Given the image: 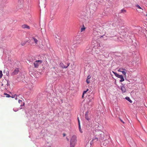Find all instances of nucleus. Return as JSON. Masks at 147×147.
Masks as SVG:
<instances>
[{
    "label": "nucleus",
    "mask_w": 147,
    "mask_h": 147,
    "mask_svg": "<svg viewBox=\"0 0 147 147\" xmlns=\"http://www.w3.org/2000/svg\"><path fill=\"white\" fill-rule=\"evenodd\" d=\"M88 90H89L88 89H87L86 90L84 91L83 93V94L82 95V98L84 97V94L86 93V92Z\"/></svg>",
    "instance_id": "18"
},
{
    "label": "nucleus",
    "mask_w": 147,
    "mask_h": 147,
    "mask_svg": "<svg viewBox=\"0 0 147 147\" xmlns=\"http://www.w3.org/2000/svg\"><path fill=\"white\" fill-rule=\"evenodd\" d=\"M22 27L23 28L30 29V27L27 24H24L22 26Z\"/></svg>",
    "instance_id": "12"
},
{
    "label": "nucleus",
    "mask_w": 147,
    "mask_h": 147,
    "mask_svg": "<svg viewBox=\"0 0 147 147\" xmlns=\"http://www.w3.org/2000/svg\"><path fill=\"white\" fill-rule=\"evenodd\" d=\"M27 42V41H24V42H22L21 43V45L22 46H24Z\"/></svg>",
    "instance_id": "20"
},
{
    "label": "nucleus",
    "mask_w": 147,
    "mask_h": 147,
    "mask_svg": "<svg viewBox=\"0 0 147 147\" xmlns=\"http://www.w3.org/2000/svg\"><path fill=\"white\" fill-rule=\"evenodd\" d=\"M86 82L88 84L90 83V81L88 80V79H87L86 80Z\"/></svg>",
    "instance_id": "28"
},
{
    "label": "nucleus",
    "mask_w": 147,
    "mask_h": 147,
    "mask_svg": "<svg viewBox=\"0 0 147 147\" xmlns=\"http://www.w3.org/2000/svg\"><path fill=\"white\" fill-rule=\"evenodd\" d=\"M120 35L122 36V37H125L127 35V30L126 28L124 26L120 27Z\"/></svg>",
    "instance_id": "1"
},
{
    "label": "nucleus",
    "mask_w": 147,
    "mask_h": 147,
    "mask_svg": "<svg viewBox=\"0 0 147 147\" xmlns=\"http://www.w3.org/2000/svg\"><path fill=\"white\" fill-rule=\"evenodd\" d=\"M125 99L127 100L129 102H130V103H132V101L131 100H130V98L129 97H125Z\"/></svg>",
    "instance_id": "16"
},
{
    "label": "nucleus",
    "mask_w": 147,
    "mask_h": 147,
    "mask_svg": "<svg viewBox=\"0 0 147 147\" xmlns=\"http://www.w3.org/2000/svg\"><path fill=\"white\" fill-rule=\"evenodd\" d=\"M22 100H19L18 102L19 103L22 102Z\"/></svg>",
    "instance_id": "32"
},
{
    "label": "nucleus",
    "mask_w": 147,
    "mask_h": 147,
    "mask_svg": "<svg viewBox=\"0 0 147 147\" xmlns=\"http://www.w3.org/2000/svg\"><path fill=\"white\" fill-rule=\"evenodd\" d=\"M37 38H38V37L37 36L35 37H33L31 39V41L33 40L36 44H37L38 42V40Z\"/></svg>",
    "instance_id": "7"
},
{
    "label": "nucleus",
    "mask_w": 147,
    "mask_h": 147,
    "mask_svg": "<svg viewBox=\"0 0 147 147\" xmlns=\"http://www.w3.org/2000/svg\"><path fill=\"white\" fill-rule=\"evenodd\" d=\"M4 94L5 95H6V97H10V96L9 94H7L6 93H4Z\"/></svg>",
    "instance_id": "23"
},
{
    "label": "nucleus",
    "mask_w": 147,
    "mask_h": 147,
    "mask_svg": "<svg viewBox=\"0 0 147 147\" xmlns=\"http://www.w3.org/2000/svg\"><path fill=\"white\" fill-rule=\"evenodd\" d=\"M121 13L125 14L126 13V10H121Z\"/></svg>",
    "instance_id": "24"
},
{
    "label": "nucleus",
    "mask_w": 147,
    "mask_h": 147,
    "mask_svg": "<svg viewBox=\"0 0 147 147\" xmlns=\"http://www.w3.org/2000/svg\"><path fill=\"white\" fill-rule=\"evenodd\" d=\"M69 63H68L67 64V66H65L64 65L63 63H61L59 64L60 66L62 68H66L68 67V66H69Z\"/></svg>",
    "instance_id": "8"
},
{
    "label": "nucleus",
    "mask_w": 147,
    "mask_h": 147,
    "mask_svg": "<svg viewBox=\"0 0 147 147\" xmlns=\"http://www.w3.org/2000/svg\"><path fill=\"white\" fill-rule=\"evenodd\" d=\"M44 7H45V4L44 5Z\"/></svg>",
    "instance_id": "34"
},
{
    "label": "nucleus",
    "mask_w": 147,
    "mask_h": 147,
    "mask_svg": "<svg viewBox=\"0 0 147 147\" xmlns=\"http://www.w3.org/2000/svg\"><path fill=\"white\" fill-rule=\"evenodd\" d=\"M53 68L54 69H55V70L56 71V70L57 69H58V68H57V67H53Z\"/></svg>",
    "instance_id": "29"
},
{
    "label": "nucleus",
    "mask_w": 147,
    "mask_h": 147,
    "mask_svg": "<svg viewBox=\"0 0 147 147\" xmlns=\"http://www.w3.org/2000/svg\"><path fill=\"white\" fill-rule=\"evenodd\" d=\"M120 72L122 73L124 78H126L127 76L126 73L127 72V70L126 69H123V68H121L120 69Z\"/></svg>",
    "instance_id": "5"
},
{
    "label": "nucleus",
    "mask_w": 147,
    "mask_h": 147,
    "mask_svg": "<svg viewBox=\"0 0 147 147\" xmlns=\"http://www.w3.org/2000/svg\"><path fill=\"white\" fill-rule=\"evenodd\" d=\"M91 78V76L90 75H88V77H87V79H90Z\"/></svg>",
    "instance_id": "27"
},
{
    "label": "nucleus",
    "mask_w": 147,
    "mask_h": 147,
    "mask_svg": "<svg viewBox=\"0 0 147 147\" xmlns=\"http://www.w3.org/2000/svg\"><path fill=\"white\" fill-rule=\"evenodd\" d=\"M100 138L101 139H103L105 136L104 133L103 132H101V133L100 134Z\"/></svg>",
    "instance_id": "11"
},
{
    "label": "nucleus",
    "mask_w": 147,
    "mask_h": 147,
    "mask_svg": "<svg viewBox=\"0 0 147 147\" xmlns=\"http://www.w3.org/2000/svg\"><path fill=\"white\" fill-rule=\"evenodd\" d=\"M98 138L96 137H94L90 142V144H91L92 143H93V142H96L98 141Z\"/></svg>",
    "instance_id": "9"
},
{
    "label": "nucleus",
    "mask_w": 147,
    "mask_h": 147,
    "mask_svg": "<svg viewBox=\"0 0 147 147\" xmlns=\"http://www.w3.org/2000/svg\"><path fill=\"white\" fill-rule=\"evenodd\" d=\"M85 118L88 120H89L91 118V115L89 114L88 112H87L85 115Z\"/></svg>",
    "instance_id": "6"
},
{
    "label": "nucleus",
    "mask_w": 147,
    "mask_h": 147,
    "mask_svg": "<svg viewBox=\"0 0 147 147\" xmlns=\"http://www.w3.org/2000/svg\"><path fill=\"white\" fill-rule=\"evenodd\" d=\"M19 71V70L18 69H15L13 72L12 73V75H16L18 74Z\"/></svg>",
    "instance_id": "10"
},
{
    "label": "nucleus",
    "mask_w": 147,
    "mask_h": 147,
    "mask_svg": "<svg viewBox=\"0 0 147 147\" xmlns=\"http://www.w3.org/2000/svg\"><path fill=\"white\" fill-rule=\"evenodd\" d=\"M92 100H90L89 101L87 102V104L89 105H91V104Z\"/></svg>",
    "instance_id": "21"
},
{
    "label": "nucleus",
    "mask_w": 147,
    "mask_h": 147,
    "mask_svg": "<svg viewBox=\"0 0 147 147\" xmlns=\"http://www.w3.org/2000/svg\"><path fill=\"white\" fill-rule=\"evenodd\" d=\"M24 103H23V106H24Z\"/></svg>",
    "instance_id": "36"
},
{
    "label": "nucleus",
    "mask_w": 147,
    "mask_h": 147,
    "mask_svg": "<svg viewBox=\"0 0 147 147\" xmlns=\"http://www.w3.org/2000/svg\"><path fill=\"white\" fill-rule=\"evenodd\" d=\"M120 121H121L123 124H125V122L123 121V120H121L120 119Z\"/></svg>",
    "instance_id": "31"
},
{
    "label": "nucleus",
    "mask_w": 147,
    "mask_h": 147,
    "mask_svg": "<svg viewBox=\"0 0 147 147\" xmlns=\"http://www.w3.org/2000/svg\"><path fill=\"white\" fill-rule=\"evenodd\" d=\"M118 71H119V70H118Z\"/></svg>",
    "instance_id": "39"
},
{
    "label": "nucleus",
    "mask_w": 147,
    "mask_h": 147,
    "mask_svg": "<svg viewBox=\"0 0 147 147\" xmlns=\"http://www.w3.org/2000/svg\"><path fill=\"white\" fill-rule=\"evenodd\" d=\"M121 91H122V92L123 93V92H125L126 90V89L125 87H124L123 86L121 87Z\"/></svg>",
    "instance_id": "15"
},
{
    "label": "nucleus",
    "mask_w": 147,
    "mask_h": 147,
    "mask_svg": "<svg viewBox=\"0 0 147 147\" xmlns=\"http://www.w3.org/2000/svg\"><path fill=\"white\" fill-rule=\"evenodd\" d=\"M124 77H123L122 75H120V82H122L124 81Z\"/></svg>",
    "instance_id": "14"
},
{
    "label": "nucleus",
    "mask_w": 147,
    "mask_h": 147,
    "mask_svg": "<svg viewBox=\"0 0 147 147\" xmlns=\"http://www.w3.org/2000/svg\"><path fill=\"white\" fill-rule=\"evenodd\" d=\"M78 125H79V131H80V132L81 133H82V131L81 128V127H80V121H79V119L78 118Z\"/></svg>",
    "instance_id": "13"
},
{
    "label": "nucleus",
    "mask_w": 147,
    "mask_h": 147,
    "mask_svg": "<svg viewBox=\"0 0 147 147\" xmlns=\"http://www.w3.org/2000/svg\"><path fill=\"white\" fill-rule=\"evenodd\" d=\"M135 6L136 7V8L137 9H142L139 5L136 4L135 5Z\"/></svg>",
    "instance_id": "19"
},
{
    "label": "nucleus",
    "mask_w": 147,
    "mask_h": 147,
    "mask_svg": "<svg viewBox=\"0 0 147 147\" xmlns=\"http://www.w3.org/2000/svg\"><path fill=\"white\" fill-rule=\"evenodd\" d=\"M83 40L82 38L81 37H76L74 39L73 43L74 44L79 45L82 43Z\"/></svg>",
    "instance_id": "3"
},
{
    "label": "nucleus",
    "mask_w": 147,
    "mask_h": 147,
    "mask_svg": "<svg viewBox=\"0 0 147 147\" xmlns=\"http://www.w3.org/2000/svg\"><path fill=\"white\" fill-rule=\"evenodd\" d=\"M118 108H116V111H117V112H118V113H119V110H118Z\"/></svg>",
    "instance_id": "30"
},
{
    "label": "nucleus",
    "mask_w": 147,
    "mask_h": 147,
    "mask_svg": "<svg viewBox=\"0 0 147 147\" xmlns=\"http://www.w3.org/2000/svg\"><path fill=\"white\" fill-rule=\"evenodd\" d=\"M19 1H21V0H18Z\"/></svg>",
    "instance_id": "35"
},
{
    "label": "nucleus",
    "mask_w": 147,
    "mask_h": 147,
    "mask_svg": "<svg viewBox=\"0 0 147 147\" xmlns=\"http://www.w3.org/2000/svg\"><path fill=\"white\" fill-rule=\"evenodd\" d=\"M65 135L64 134H63V136H65Z\"/></svg>",
    "instance_id": "33"
},
{
    "label": "nucleus",
    "mask_w": 147,
    "mask_h": 147,
    "mask_svg": "<svg viewBox=\"0 0 147 147\" xmlns=\"http://www.w3.org/2000/svg\"><path fill=\"white\" fill-rule=\"evenodd\" d=\"M86 29V28L84 27V25H83V27L81 29V32H82L84 31Z\"/></svg>",
    "instance_id": "17"
},
{
    "label": "nucleus",
    "mask_w": 147,
    "mask_h": 147,
    "mask_svg": "<svg viewBox=\"0 0 147 147\" xmlns=\"http://www.w3.org/2000/svg\"><path fill=\"white\" fill-rule=\"evenodd\" d=\"M67 140L68 141L69 140L68 139H67Z\"/></svg>",
    "instance_id": "37"
},
{
    "label": "nucleus",
    "mask_w": 147,
    "mask_h": 147,
    "mask_svg": "<svg viewBox=\"0 0 147 147\" xmlns=\"http://www.w3.org/2000/svg\"><path fill=\"white\" fill-rule=\"evenodd\" d=\"M120 23H122L123 24H124L125 23V22L123 20H121L120 21Z\"/></svg>",
    "instance_id": "26"
},
{
    "label": "nucleus",
    "mask_w": 147,
    "mask_h": 147,
    "mask_svg": "<svg viewBox=\"0 0 147 147\" xmlns=\"http://www.w3.org/2000/svg\"><path fill=\"white\" fill-rule=\"evenodd\" d=\"M42 61L41 60H38L35 61L34 63V64L35 67H37L39 64H40Z\"/></svg>",
    "instance_id": "4"
},
{
    "label": "nucleus",
    "mask_w": 147,
    "mask_h": 147,
    "mask_svg": "<svg viewBox=\"0 0 147 147\" xmlns=\"http://www.w3.org/2000/svg\"><path fill=\"white\" fill-rule=\"evenodd\" d=\"M115 75L118 78H119V75L117 74V73L115 72H113Z\"/></svg>",
    "instance_id": "22"
},
{
    "label": "nucleus",
    "mask_w": 147,
    "mask_h": 147,
    "mask_svg": "<svg viewBox=\"0 0 147 147\" xmlns=\"http://www.w3.org/2000/svg\"><path fill=\"white\" fill-rule=\"evenodd\" d=\"M3 76L2 72L1 71H0V78H1Z\"/></svg>",
    "instance_id": "25"
},
{
    "label": "nucleus",
    "mask_w": 147,
    "mask_h": 147,
    "mask_svg": "<svg viewBox=\"0 0 147 147\" xmlns=\"http://www.w3.org/2000/svg\"><path fill=\"white\" fill-rule=\"evenodd\" d=\"M77 142L76 136L74 135L71 138L70 141V147H74Z\"/></svg>",
    "instance_id": "2"
},
{
    "label": "nucleus",
    "mask_w": 147,
    "mask_h": 147,
    "mask_svg": "<svg viewBox=\"0 0 147 147\" xmlns=\"http://www.w3.org/2000/svg\"><path fill=\"white\" fill-rule=\"evenodd\" d=\"M146 16H147V14L146 15Z\"/></svg>",
    "instance_id": "38"
}]
</instances>
